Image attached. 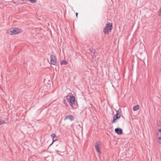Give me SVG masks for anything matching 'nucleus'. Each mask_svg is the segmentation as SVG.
I'll use <instances>...</instances> for the list:
<instances>
[{
	"label": "nucleus",
	"instance_id": "f257e3e1",
	"mask_svg": "<svg viewBox=\"0 0 161 161\" xmlns=\"http://www.w3.org/2000/svg\"><path fill=\"white\" fill-rule=\"evenodd\" d=\"M68 103L73 109H76L78 107V105L75 104L76 100L74 96L70 95L69 98H68Z\"/></svg>",
	"mask_w": 161,
	"mask_h": 161
},
{
	"label": "nucleus",
	"instance_id": "f03ea898",
	"mask_svg": "<svg viewBox=\"0 0 161 161\" xmlns=\"http://www.w3.org/2000/svg\"><path fill=\"white\" fill-rule=\"evenodd\" d=\"M112 25L111 23L106 24V26L103 29V32L105 34H108L109 32L111 31L112 29Z\"/></svg>",
	"mask_w": 161,
	"mask_h": 161
},
{
	"label": "nucleus",
	"instance_id": "7ed1b4c3",
	"mask_svg": "<svg viewBox=\"0 0 161 161\" xmlns=\"http://www.w3.org/2000/svg\"><path fill=\"white\" fill-rule=\"evenodd\" d=\"M22 30L20 29L14 28L12 31H10L8 32L11 35H16L22 32Z\"/></svg>",
	"mask_w": 161,
	"mask_h": 161
},
{
	"label": "nucleus",
	"instance_id": "20e7f679",
	"mask_svg": "<svg viewBox=\"0 0 161 161\" xmlns=\"http://www.w3.org/2000/svg\"><path fill=\"white\" fill-rule=\"evenodd\" d=\"M119 110H121L120 108L116 111V114L114 115L112 121L113 123H115L116 122V120L117 119L119 118L121 116L119 114Z\"/></svg>",
	"mask_w": 161,
	"mask_h": 161
},
{
	"label": "nucleus",
	"instance_id": "39448f33",
	"mask_svg": "<svg viewBox=\"0 0 161 161\" xmlns=\"http://www.w3.org/2000/svg\"><path fill=\"white\" fill-rule=\"evenodd\" d=\"M101 145L100 142L99 141H97V142L95 143V147L96 151L98 153H100L101 151L100 150V148L99 146Z\"/></svg>",
	"mask_w": 161,
	"mask_h": 161
},
{
	"label": "nucleus",
	"instance_id": "423d86ee",
	"mask_svg": "<svg viewBox=\"0 0 161 161\" xmlns=\"http://www.w3.org/2000/svg\"><path fill=\"white\" fill-rule=\"evenodd\" d=\"M50 64H52L55 65L57 64V58L56 56L52 55L50 56Z\"/></svg>",
	"mask_w": 161,
	"mask_h": 161
},
{
	"label": "nucleus",
	"instance_id": "0eeeda50",
	"mask_svg": "<svg viewBox=\"0 0 161 161\" xmlns=\"http://www.w3.org/2000/svg\"><path fill=\"white\" fill-rule=\"evenodd\" d=\"M157 136L158 142L161 144V131H158Z\"/></svg>",
	"mask_w": 161,
	"mask_h": 161
},
{
	"label": "nucleus",
	"instance_id": "6e6552de",
	"mask_svg": "<svg viewBox=\"0 0 161 161\" xmlns=\"http://www.w3.org/2000/svg\"><path fill=\"white\" fill-rule=\"evenodd\" d=\"M67 119H69L71 121H72L74 119V117L71 115H68L65 117L64 119V120H65Z\"/></svg>",
	"mask_w": 161,
	"mask_h": 161
},
{
	"label": "nucleus",
	"instance_id": "1a4fd4ad",
	"mask_svg": "<svg viewBox=\"0 0 161 161\" xmlns=\"http://www.w3.org/2000/svg\"><path fill=\"white\" fill-rule=\"evenodd\" d=\"M69 96L67 95L64 99L63 103L67 106H68V103L69 102L68 97Z\"/></svg>",
	"mask_w": 161,
	"mask_h": 161
},
{
	"label": "nucleus",
	"instance_id": "9d476101",
	"mask_svg": "<svg viewBox=\"0 0 161 161\" xmlns=\"http://www.w3.org/2000/svg\"><path fill=\"white\" fill-rule=\"evenodd\" d=\"M139 105H136L133 107V110L134 111H136L138 109H139Z\"/></svg>",
	"mask_w": 161,
	"mask_h": 161
},
{
	"label": "nucleus",
	"instance_id": "9b49d317",
	"mask_svg": "<svg viewBox=\"0 0 161 161\" xmlns=\"http://www.w3.org/2000/svg\"><path fill=\"white\" fill-rule=\"evenodd\" d=\"M67 63L66 60H62L61 62V65H66L67 64Z\"/></svg>",
	"mask_w": 161,
	"mask_h": 161
},
{
	"label": "nucleus",
	"instance_id": "f8f14e48",
	"mask_svg": "<svg viewBox=\"0 0 161 161\" xmlns=\"http://www.w3.org/2000/svg\"><path fill=\"white\" fill-rule=\"evenodd\" d=\"M57 140H58L56 136L55 137H54V138H53V142H52V143L50 145V146H51L52 144H53V143L54 142L56 141H57Z\"/></svg>",
	"mask_w": 161,
	"mask_h": 161
},
{
	"label": "nucleus",
	"instance_id": "ddd939ff",
	"mask_svg": "<svg viewBox=\"0 0 161 161\" xmlns=\"http://www.w3.org/2000/svg\"><path fill=\"white\" fill-rule=\"evenodd\" d=\"M5 122L3 120L0 119V125L4 124Z\"/></svg>",
	"mask_w": 161,
	"mask_h": 161
},
{
	"label": "nucleus",
	"instance_id": "4468645a",
	"mask_svg": "<svg viewBox=\"0 0 161 161\" xmlns=\"http://www.w3.org/2000/svg\"><path fill=\"white\" fill-rule=\"evenodd\" d=\"M114 131H122V130L121 128H117L115 129Z\"/></svg>",
	"mask_w": 161,
	"mask_h": 161
},
{
	"label": "nucleus",
	"instance_id": "2eb2a0df",
	"mask_svg": "<svg viewBox=\"0 0 161 161\" xmlns=\"http://www.w3.org/2000/svg\"><path fill=\"white\" fill-rule=\"evenodd\" d=\"M88 50L91 53H92V52H93V54H95V52H93V49H92L91 48L89 49H88Z\"/></svg>",
	"mask_w": 161,
	"mask_h": 161
},
{
	"label": "nucleus",
	"instance_id": "dca6fc26",
	"mask_svg": "<svg viewBox=\"0 0 161 161\" xmlns=\"http://www.w3.org/2000/svg\"><path fill=\"white\" fill-rule=\"evenodd\" d=\"M115 132L118 135H121L123 133V131H115Z\"/></svg>",
	"mask_w": 161,
	"mask_h": 161
},
{
	"label": "nucleus",
	"instance_id": "f3484780",
	"mask_svg": "<svg viewBox=\"0 0 161 161\" xmlns=\"http://www.w3.org/2000/svg\"><path fill=\"white\" fill-rule=\"evenodd\" d=\"M29 1L31 2V3H35L36 2V0H29Z\"/></svg>",
	"mask_w": 161,
	"mask_h": 161
},
{
	"label": "nucleus",
	"instance_id": "a211bd4d",
	"mask_svg": "<svg viewBox=\"0 0 161 161\" xmlns=\"http://www.w3.org/2000/svg\"><path fill=\"white\" fill-rule=\"evenodd\" d=\"M51 136L52 138V139L54 138V137H55L56 136L55 134H52L51 135Z\"/></svg>",
	"mask_w": 161,
	"mask_h": 161
},
{
	"label": "nucleus",
	"instance_id": "6ab92c4d",
	"mask_svg": "<svg viewBox=\"0 0 161 161\" xmlns=\"http://www.w3.org/2000/svg\"><path fill=\"white\" fill-rule=\"evenodd\" d=\"M78 14V13H76V14H76V16L77 17Z\"/></svg>",
	"mask_w": 161,
	"mask_h": 161
},
{
	"label": "nucleus",
	"instance_id": "aec40b11",
	"mask_svg": "<svg viewBox=\"0 0 161 161\" xmlns=\"http://www.w3.org/2000/svg\"><path fill=\"white\" fill-rule=\"evenodd\" d=\"M158 131H161V129H159L158 130Z\"/></svg>",
	"mask_w": 161,
	"mask_h": 161
},
{
	"label": "nucleus",
	"instance_id": "412c9836",
	"mask_svg": "<svg viewBox=\"0 0 161 161\" xmlns=\"http://www.w3.org/2000/svg\"><path fill=\"white\" fill-rule=\"evenodd\" d=\"M82 132H83L82 131H81V134H82Z\"/></svg>",
	"mask_w": 161,
	"mask_h": 161
}]
</instances>
